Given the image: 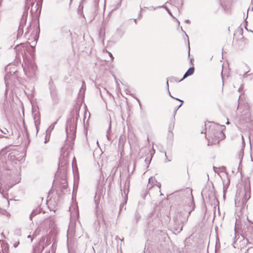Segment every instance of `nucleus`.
Returning <instances> with one entry per match:
<instances>
[{"label": "nucleus", "mask_w": 253, "mask_h": 253, "mask_svg": "<svg viewBox=\"0 0 253 253\" xmlns=\"http://www.w3.org/2000/svg\"><path fill=\"white\" fill-rule=\"evenodd\" d=\"M223 126L215 123H211L207 131V139L209 145H216L224 139L225 135L223 132Z\"/></svg>", "instance_id": "nucleus-1"}, {"label": "nucleus", "mask_w": 253, "mask_h": 253, "mask_svg": "<svg viewBox=\"0 0 253 253\" xmlns=\"http://www.w3.org/2000/svg\"><path fill=\"white\" fill-rule=\"evenodd\" d=\"M251 197L250 188H247L245 189L244 191H240L238 195L236 196V200L240 201L241 200V202L243 204L247 202V201Z\"/></svg>", "instance_id": "nucleus-2"}, {"label": "nucleus", "mask_w": 253, "mask_h": 253, "mask_svg": "<svg viewBox=\"0 0 253 253\" xmlns=\"http://www.w3.org/2000/svg\"><path fill=\"white\" fill-rule=\"evenodd\" d=\"M50 244V239L48 237H42L39 241L38 244L36 247L35 250H38L41 253L44 248Z\"/></svg>", "instance_id": "nucleus-3"}, {"label": "nucleus", "mask_w": 253, "mask_h": 253, "mask_svg": "<svg viewBox=\"0 0 253 253\" xmlns=\"http://www.w3.org/2000/svg\"><path fill=\"white\" fill-rule=\"evenodd\" d=\"M247 115L248 117V120L245 121L244 119H241L240 120L239 125H240V129L241 131H243L244 129V126L248 127V125L249 124H253V121L251 120V115L249 111L247 113Z\"/></svg>", "instance_id": "nucleus-4"}, {"label": "nucleus", "mask_w": 253, "mask_h": 253, "mask_svg": "<svg viewBox=\"0 0 253 253\" xmlns=\"http://www.w3.org/2000/svg\"><path fill=\"white\" fill-rule=\"evenodd\" d=\"M8 248L3 241H0V253H7Z\"/></svg>", "instance_id": "nucleus-5"}, {"label": "nucleus", "mask_w": 253, "mask_h": 253, "mask_svg": "<svg viewBox=\"0 0 253 253\" xmlns=\"http://www.w3.org/2000/svg\"><path fill=\"white\" fill-rule=\"evenodd\" d=\"M194 71H195L194 67H192L190 68L187 70V71L185 73L183 77L180 80H179V81H181L183 80L184 79H185L186 78H187V77L193 75V73H194Z\"/></svg>", "instance_id": "nucleus-6"}, {"label": "nucleus", "mask_w": 253, "mask_h": 253, "mask_svg": "<svg viewBox=\"0 0 253 253\" xmlns=\"http://www.w3.org/2000/svg\"><path fill=\"white\" fill-rule=\"evenodd\" d=\"M242 143L244 145L245 144V139H244L243 135H242Z\"/></svg>", "instance_id": "nucleus-7"}, {"label": "nucleus", "mask_w": 253, "mask_h": 253, "mask_svg": "<svg viewBox=\"0 0 253 253\" xmlns=\"http://www.w3.org/2000/svg\"><path fill=\"white\" fill-rule=\"evenodd\" d=\"M3 184H4V183H1V186H0V190L1 189H2V188H3Z\"/></svg>", "instance_id": "nucleus-8"}, {"label": "nucleus", "mask_w": 253, "mask_h": 253, "mask_svg": "<svg viewBox=\"0 0 253 253\" xmlns=\"http://www.w3.org/2000/svg\"><path fill=\"white\" fill-rule=\"evenodd\" d=\"M109 55H110V57H111L112 58V59H113V57L112 54L110 52H109Z\"/></svg>", "instance_id": "nucleus-9"}]
</instances>
